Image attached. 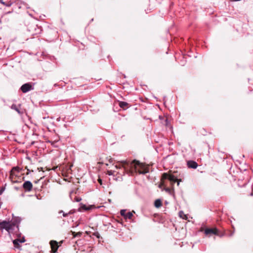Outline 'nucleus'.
Instances as JSON below:
<instances>
[{"mask_svg":"<svg viewBox=\"0 0 253 253\" xmlns=\"http://www.w3.org/2000/svg\"><path fill=\"white\" fill-rule=\"evenodd\" d=\"M153 164H146L145 163H143V174L149 172L150 171H152V166Z\"/></svg>","mask_w":253,"mask_h":253,"instance_id":"obj_11","label":"nucleus"},{"mask_svg":"<svg viewBox=\"0 0 253 253\" xmlns=\"http://www.w3.org/2000/svg\"><path fill=\"white\" fill-rule=\"evenodd\" d=\"M20 89L23 93H26L31 90L33 89V87L30 83H26L23 84L21 86Z\"/></svg>","mask_w":253,"mask_h":253,"instance_id":"obj_6","label":"nucleus"},{"mask_svg":"<svg viewBox=\"0 0 253 253\" xmlns=\"http://www.w3.org/2000/svg\"><path fill=\"white\" fill-rule=\"evenodd\" d=\"M5 229L8 232H9L12 229V225L7 221H3L0 222V229Z\"/></svg>","mask_w":253,"mask_h":253,"instance_id":"obj_5","label":"nucleus"},{"mask_svg":"<svg viewBox=\"0 0 253 253\" xmlns=\"http://www.w3.org/2000/svg\"><path fill=\"white\" fill-rule=\"evenodd\" d=\"M116 167L117 168H118V166H116Z\"/></svg>","mask_w":253,"mask_h":253,"instance_id":"obj_35","label":"nucleus"},{"mask_svg":"<svg viewBox=\"0 0 253 253\" xmlns=\"http://www.w3.org/2000/svg\"><path fill=\"white\" fill-rule=\"evenodd\" d=\"M50 245L51 246V253H56L57 252L59 246L58 245V242L54 240H51L50 241Z\"/></svg>","mask_w":253,"mask_h":253,"instance_id":"obj_4","label":"nucleus"},{"mask_svg":"<svg viewBox=\"0 0 253 253\" xmlns=\"http://www.w3.org/2000/svg\"><path fill=\"white\" fill-rule=\"evenodd\" d=\"M163 174V179H168L170 181L172 186L173 185V184L178 180V179L175 178L172 174H169L168 173H164Z\"/></svg>","mask_w":253,"mask_h":253,"instance_id":"obj_3","label":"nucleus"},{"mask_svg":"<svg viewBox=\"0 0 253 253\" xmlns=\"http://www.w3.org/2000/svg\"><path fill=\"white\" fill-rule=\"evenodd\" d=\"M0 2L3 4H5V2H4V1H3V0H0Z\"/></svg>","mask_w":253,"mask_h":253,"instance_id":"obj_28","label":"nucleus"},{"mask_svg":"<svg viewBox=\"0 0 253 253\" xmlns=\"http://www.w3.org/2000/svg\"><path fill=\"white\" fill-rule=\"evenodd\" d=\"M98 181L100 183V185L102 184V180L100 178H98Z\"/></svg>","mask_w":253,"mask_h":253,"instance_id":"obj_25","label":"nucleus"},{"mask_svg":"<svg viewBox=\"0 0 253 253\" xmlns=\"http://www.w3.org/2000/svg\"><path fill=\"white\" fill-rule=\"evenodd\" d=\"M164 189L166 191L168 192H170L171 191V189L170 188H168V187H165L164 188Z\"/></svg>","mask_w":253,"mask_h":253,"instance_id":"obj_22","label":"nucleus"},{"mask_svg":"<svg viewBox=\"0 0 253 253\" xmlns=\"http://www.w3.org/2000/svg\"><path fill=\"white\" fill-rule=\"evenodd\" d=\"M122 165L125 169H129L131 174L134 173L141 174L142 173V163L135 160L130 162L128 161H123L121 162Z\"/></svg>","mask_w":253,"mask_h":253,"instance_id":"obj_1","label":"nucleus"},{"mask_svg":"<svg viewBox=\"0 0 253 253\" xmlns=\"http://www.w3.org/2000/svg\"><path fill=\"white\" fill-rule=\"evenodd\" d=\"M3 189H2L0 190V195H1L2 194V193L3 192Z\"/></svg>","mask_w":253,"mask_h":253,"instance_id":"obj_30","label":"nucleus"},{"mask_svg":"<svg viewBox=\"0 0 253 253\" xmlns=\"http://www.w3.org/2000/svg\"><path fill=\"white\" fill-rule=\"evenodd\" d=\"M204 233L206 235H217L218 234V230L216 228H206L204 230Z\"/></svg>","mask_w":253,"mask_h":253,"instance_id":"obj_8","label":"nucleus"},{"mask_svg":"<svg viewBox=\"0 0 253 253\" xmlns=\"http://www.w3.org/2000/svg\"><path fill=\"white\" fill-rule=\"evenodd\" d=\"M13 243L14 245V247L17 249H20L21 246L19 244V240L18 239H15L13 241Z\"/></svg>","mask_w":253,"mask_h":253,"instance_id":"obj_15","label":"nucleus"},{"mask_svg":"<svg viewBox=\"0 0 253 253\" xmlns=\"http://www.w3.org/2000/svg\"><path fill=\"white\" fill-rule=\"evenodd\" d=\"M110 162H112L111 159L110 160Z\"/></svg>","mask_w":253,"mask_h":253,"instance_id":"obj_34","label":"nucleus"},{"mask_svg":"<svg viewBox=\"0 0 253 253\" xmlns=\"http://www.w3.org/2000/svg\"><path fill=\"white\" fill-rule=\"evenodd\" d=\"M179 214L180 217L183 219H186L187 218V215L183 211H180Z\"/></svg>","mask_w":253,"mask_h":253,"instance_id":"obj_18","label":"nucleus"},{"mask_svg":"<svg viewBox=\"0 0 253 253\" xmlns=\"http://www.w3.org/2000/svg\"><path fill=\"white\" fill-rule=\"evenodd\" d=\"M126 213H127V212H126V210H121V214L122 216H124V217H125V215H126Z\"/></svg>","mask_w":253,"mask_h":253,"instance_id":"obj_20","label":"nucleus"},{"mask_svg":"<svg viewBox=\"0 0 253 253\" xmlns=\"http://www.w3.org/2000/svg\"><path fill=\"white\" fill-rule=\"evenodd\" d=\"M166 179H163V174H162L161 179V182L159 185V188H162L163 187H164V188L166 187L165 183V180Z\"/></svg>","mask_w":253,"mask_h":253,"instance_id":"obj_16","label":"nucleus"},{"mask_svg":"<svg viewBox=\"0 0 253 253\" xmlns=\"http://www.w3.org/2000/svg\"><path fill=\"white\" fill-rule=\"evenodd\" d=\"M43 169V168H42V167L38 168V169L39 170V171L42 170V171H44Z\"/></svg>","mask_w":253,"mask_h":253,"instance_id":"obj_26","label":"nucleus"},{"mask_svg":"<svg viewBox=\"0 0 253 253\" xmlns=\"http://www.w3.org/2000/svg\"><path fill=\"white\" fill-rule=\"evenodd\" d=\"M11 108L15 110L19 114H23L25 112V110L21 108V105L17 106L15 104H13L12 105Z\"/></svg>","mask_w":253,"mask_h":253,"instance_id":"obj_10","label":"nucleus"},{"mask_svg":"<svg viewBox=\"0 0 253 253\" xmlns=\"http://www.w3.org/2000/svg\"><path fill=\"white\" fill-rule=\"evenodd\" d=\"M133 216V214L130 212H128L126 213V215H125V218L127 219H131L132 216Z\"/></svg>","mask_w":253,"mask_h":253,"instance_id":"obj_19","label":"nucleus"},{"mask_svg":"<svg viewBox=\"0 0 253 253\" xmlns=\"http://www.w3.org/2000/svg\"><path fill=\"white\" fill-rule=\"evenodd\" d=\"M72 167V164H68L67 165L60 166V169H61L63 171L68 174L71 173V168Z\"/></svg>","mask_w":253,"mask_h":253,"instance_id":"obj_9","label":"nucleus"},{"mask_svg":"<svg viewBox=\"0 0 253 253\" xmlns=\"http://www.w3.org/2000/svg\"><path fill=\"white\" fill-rule=\"evenodd\" d=\"M187 165L189 168L195 169L198 167V164L194 161L190 160L187 162Z\"/></svg>","mask_w":253,"mask_h":253,"instance_id":"obj_12","label":"nucleus"},{"mask_svg":"<svg viewBox=\"0 0 253 253\" xmlns=\"http://www.w3.org/2000/svg\"><path fill=\"white\" fill-rule=\"evenodd\" d=\"M19 240V243H24L25 241L24 238H22V239H18Z\"/></svg>","mask_w":253,"mask_h":253,"instance_id":"obj_23","label":"nucleus"},{"mask_svg":"<svg viewBox=\"0 0 253 253\" xmlns=\"http://www.w3.org/2000/svg\"><path fill=\"white\" fill-rule=\"evenodd\" d=\"M62 243V241H61L60 242H59L60 245H59V246H60Z\"/></svg>","mask_w":253,"mask_h":253,"instance_id":"obj_33","label":"nucleus"},{"mask_svg":"<svg viewBox=\"0 0 253 253\" xmlns=\"http://www.w3.org/2000/svg\"><path fill=\"white\" fill-rule=\"evenodd\" d=\"M4 5H5V6H6L9 7V6H11V3H9V2L7 3H5Z\"/></svg>","mask_w":253,"mask_h":253,"instance_id":"obj_24","label":"nucleus"},{"mask_svg":"<svg viewBox=\"0 0 253 253\" xmlns=\"http://www.w3.org/2000/svg\"><path fill=\"white\" fill-rule=\"evenodd\" d=\"M57 168V167H54V168H53V169L54 170H55V169H56Z\"/></svg>","mask_w":253,"mask_h":253,"instance_id":"obj_31","label":"nucleus"},{"mask_svg":"<svg viewBox=\"0 0 253 253\" xmlns=\"http://www.w3.org/2000/svg\"><path fill=\"white\" fill-rule=\"evenodd\" d=\"M21 170L19 167H13L10 172L9 179L12 182L17 181V178L19 177V174Z\"/></svg>","mask_w":253,"mask_h":253,"instance_id":"obj_2","label":"nucleus"},{"mask_svg":"<svg viewBox=\"0 0 253 253\" xmlns=\"http://www.w3.org/2000/svg\"><path fill=\"white\" fill-rule=\"evenodd\" d=\"M23 188L26 192H30L33 189V184L30 181H26L23 184Z\"/></svg>","mask_w":253,"mask_h":253,"instance_id":"obj_7","label":"nucleus"},{"mask_svg":"<svg viewBox=\"0 0 253 253\" xmlns=\"http://www.w3.org/2000/svg\"><path fill=\"white\" fill-rule=\"evenodd\" d=\"M181 181V179H178V180L176 181V182H177V186H179V183H180V182Z\"/></svg>","mask_w":253,"mask_h":253,"instance_id":"obj_27","label":"nucleus"},{"mask_svg":"<svg viewBox=\"0 0 253 253\" xmlns=\"http://www.w3.org/2000/svg\"><path fill=\"white\" fill-rule=\"evenodd\" d=\"M119 105L121 108L124 109H126L128 107V104L126 102L120 101Z\"/></svg>","mask_w":253,"mask_h":253,"instance_id":"obj_13","label":"nucleus"},{"mask_svg":"<svg viewBox=\"0 0 253 253\" xmlns=\"http://www.w3.org/2000/svg\"><path fill=\"white\" fill-rule=\"evenodd\" d=\"M72 233V235L73 236V237H80L82 235V232H75L73 231H71Z\"/></svg>","mask_w":253,"mask_h":253,"instance_id":"obj_17","label":"nucleus"},{"mask_svg":"<svg viewBox=\"0 0 253 253\" xmlns=\"http://www.w3.org/2000/svg\"><path fill=\"white\" fill-rule=\"evenodd\" d=\"M154 206L157 208H159L162 206V202L160 199H157L154 202Z\"/></svg>","mask_w":253,"mask_h":253,"instance_id":"obj_14","label":"nucleus"},{"mask_svg":"<svg viewBox=\"0 0 253 253\" xmlns=\"http://www.w3.org/2000/svg\"><path fill=\"white\" fill-rule=\"evenodd\" d=\"M162 123L165 126H167L168 125V119H165V120H164V122H162Z\"/></svg>","mask_w":253,"mask_h":253,"instance_id":"obj_21","label":"nucleus"},{"mask_svg":"<svg viewBox=\"0 0 253 253\" xmlns=\"http://www.w3.org/2000/svg\"><path fill=\"white\" fill-rule=\"evenodd\" d=\"M67 214H68L67 213H63V216H67Z\"/></svg>","mask_w":253,"mask_h":253,"instance_id":"obj_32","label":"nucleus"},{"mask_svg":"<svg viewBox=\"0 0 253 253\" xmlns=\"http://www.w3.org/2000/svg\"><path fill=\"white\" fill-rule=\"evenodd\" d=\"M159 118L160 120H163L164 119V117H163V116H159Z\"/></svg>","mask_w":253,"mask_h":253,"instance_id":"obj_29","label":"nucleus"}]
</instances>
